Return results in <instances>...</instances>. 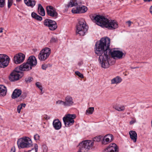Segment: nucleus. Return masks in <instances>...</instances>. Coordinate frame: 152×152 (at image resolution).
<instances>
[{"label": "nucleus", "mask_w": 152, "mask_h": 152, "mask_svg": "<svg viewBox=\"0 0 152 152\" xmlns=\"http://www.w3.org/2000/svg\"><path fill=\"white\" fill-rule=\"evenodd\" d=\"M10 58L7 55L4 54H0V67L5 68L7 67L9 63Z\"/></svg>", "instance_id": "obj_10"}, {"label": "nucleus", "mask_w": 152, "mask_h": 152, "mask_svg": "<svg viewBox=\"0 0 152 152\" xmlns=\"http://www.w3.org/2000/svg\"><path fill=\"white\" fill-rule=\"evenodd\" d=\"M90 17L97 25L102 27H104L110 29H114L118 27V24L114 20H109L103 16L95 15L91 16Z\"/></svg>", "instance_id": "obj_2"}, {"label": "nucleus", "mask_w": 152, "mask_h": 152, "mask_svg": "<svg viewBox=\"0 0 152 152\" xmlns=\"http://www.w3.org/2000/svg\"><path fill=\"white\" fill-rule=\"evenodd\" d=\"M33 78L31 77H28L25 78V81L27 83H29L31 82Z\"/></svg>", "instance_id": "obj_30"}, {"label": "nucleus", "mask_w": 152, "mask_h": 152, "mask_svg": "<svg viewBox=\"0 0 152 152\" xmlns=\"http://www.w3.org/2000/svg\"><path fill=\"white\" fill-rule=\"evenodd\" d=\"M44 25L48 27L51 31L55 30L57 28V25L55 21L49 19H45L43 22Z\"/></svg>", "instance_id": "obj_9"}, {"label": "nucleus", "mask_w": 152, "mask_h": 152, "mask_svg": "<svg viewBox=\"0 0 152 152\" xmlns=\"http://www.w3.org/2000/svg\"><path fill=\"white\" fill-rule=\"evenodd\" d=\"M36 86L38 88L42 91V86L41 85L40 83L39 82H37L36 83Z\"/></svg>", "instance_id": "obj_32"}, {"label": "nucleus", "mask_w": 152, "mask_h": 152, "mask_svg": "<svg viewBox=\"0 0 152 152\" xmlns=\"http://www.w3.org/2000/svg\"><path fill=\"white\" fill-rule=\"evenodd\" d=\"M50 53V49L48 48H45L40 52L38 55L39 59L41 61L46 60L49 57Z\"/></svg>", "instance_id": "obj_8"}, {"label": "nucleus", "mask_w": 152, "mask_h": 152, "mask_svg": "<svg viewBox=\"0 0 152 152\" xmlns=\"http://www.w3.org/2000/svg\"><path fill=\"white\" fill-rule=\"evenodd\" d=\"M87 7L85 6H78L76 8H73L72 10L73 13H81L85 12L87 10Z\"/></svg>", "instance_id": "obj_15"}, {"label": "nucleus", "mask_w": 152, "mask_h": 152, "mask_svg": "<svg viewBox=\"0 0 152 152\" xmlns=\"http://www.w3.org/2000/svg\"><path fill=\"white\" fill-rule=\"evenodd\" d=\"M10 152H15V148H12Z\"/></svg>", "instance_id": "obj_46"}, {"label": "nucleus", "mask_w": 152, "mask_h": 152, "mask_svg": "<svg viewBox=\"0 0 152 152\" xmlns=\"http://www.w3.org/2000/svg\"><path fill=\"white\" fill-rule=\"evenodd\" d=\"M93 142L91 140H86L80 143L79 145L80 146V150L84 149L88 151L93 146Z\"/></svg>", "instance_id": "obj_11"}, {"label": "nucleus", "mask_w": 152, "mask_h": 152, "mask_svg": "<svg viewBox=\"0 0 152 152\" xmlns=\"http://www.w3.org/2000/svg\"><path fill=\"white\" fill-rule=\"evenodd\" d=\"M21 106V107L22 108V107H25L26 106V104H21L20 105Z\"/></svg>", "instance_id": "obj_47"}, {"label": "nucleus", "mask_w": 152, "mask_h": 152, "mask_svg": "<svg viewBox=\"0 0 152 152\" xmlns=\"http://www.w3.org/2000/svg\"><path fill=\"white\" fill-rule=\"evenodd\" d=\"M78 23L76 26V33L80 36H84L87 31L88 27L83 18L80 19L78 20Z\"/></svg>", "instance_id": "obj_5"}, {"label": "nucleus", "mask_w": 152, "mask_h": 152, "mask_svg": "<svg viewBox=\"0 0 152 152\" xmlns=\"http://www.w3.org/2000/svg\"><path fill=\"white\" fill-rule=\"evenodd\" d=\"M110 39L107 37L101 38L100 40L97 42L95 44V52L98 56H99V61L101 64L104 63L105 58L108 57V54L110 49Z\"/></svg>", "instance_id": "obj_1"}, {"label": "nucleus", "mask_w": 152, "mask_h": 152, "mask_svg": "<svg viewBox=\"0 0 152 152\" xmlns=\"http://www.w3.org/2000/svg\"><path fill=\"white\" fill-rule=\"evenodd\" d=\"M114 108L116 110L119 111H123L125 110V107L123 105L121 106H115L114 107Z\"/></svg>", "instance_id": "obj_28"}, {"label": "nucleus", "mask_w": 152, "mask_h": 152, "mask_svg": "<svg viewBox=\"0 0 152 152\" xmlns=\"http://www.w3.org/2000/svg\"><path fill=\"white\" fill-rule=\"evenodd\" d=\"M121 78L119 76H116L115 77L112 79L111 80V84H118L121 83L122 81Z\"/></svg>", "instance_id": "obj_24"}, {"label": "nucleus", "mask_w": 152, "mask_h": 152, "mask_svg": "<svg viewBox=\"0 0 152 152\" xmlns=\"http://www.w3.org/2000/svg\"><path fill=\"white\" fill-rule=\"evenodd\" d=\"M64 101L62 100H58L56 102V104H62L64 106Z\"/></svg>", "instance_id": "obj_38"}, {"label": "nucleus", "mask_w": 152, "mask_h": 152, "mask_svg": "<svg viewBox=\"0 0 152 152\" xmlns=\"http://www.w3.org/2000/svg\"><path fill=\"white\" fill-rule=\"evenodd\" d=\"M46 11L48 15L50 17H56L58 15V14L56 12L55 9L52 6H47Z\"/></svg>", "instance_id": "obj_14"}, {"label": "nucleus", "mask_w": 152, "mask_h": 152, "mask_svg": "<svg viewBox=\"0 0 152 152\" xmlns=\"http://www.w3.org/2000/svg\"><path fill=\"white\" fill-rule=\"evenodd\" d=\"M38 11L39 14L42 16L45 15L44 9L40 4L38 5Z\"/></svg>", "instance_id": "obj_25"}, {"label": "nucleus", "mask_w": 152, "mask_h": 152, "mask_svg": "<svg viewBox=\"0 0 152 152\" xmlns=\"http://www.w3.org/2000/svg\"><path fill=\"white\" fill-rule=\"evenodd\" d=\"M139 68V67H131V69H132L138 68Z\"/></svg>", "instance_id": "obj_51"}, {"label": "nucleus", "mask_w": 152, "mask_h": 152, "mask_svg": "<svg viewBox=\"0 0 152 152\" xmlns=\"http://www.w3.org/2000/svg\"><path fill=\"white\" fill-rule=\"evenodd\" d=\"M44 152H47L48 151V148L45 145L43 146Z\"/></svg>", "instance_id": "obj_39"}, {"label": "nucleus", "mask_w": 152, "mask_h": 152, "mask_svg": "<svg viewBox=\"0 0 152 152\" xmlns=\"http://www.w3.org/2000/svg\"><path fill=\"white\" fill-rule=\"evenodd\" d=\"M150 1H152V0H150Z\"/></svg>", "instance_id": "obj_54"}, {"label": "nucleus", "mask_w": 152, "mask_h": 152, "mask_svg": "<svg viewBox=\"0 0 152 152\" xmlns=\"http://www.w3.org/2000/svg\"><path fill=\"white\" fill-rule=\"evenodd\" d=\"M34 148L35 149V152H37L38 149V145L37 144H35L34 145Z\"/></svg>", "instance_id": "obj_42"}, {"label": "nucleus", "mask_w": 152, "mask_h": 152, "mask_svg": "<svg viewBox=\"0 0 152 152\" xmlns=\"http://www.w3.org/2000/svg\"><path fill=\"white\" fill-rule=\"evenodd\" d=\"M113 136L110 134H107L102 139V143L103 144L106 145L107 143L112 141L113 140Z\"/></svg>", "instance_id": "obj_17"}, {"label": "nucleus", "mask_w": 152, "mask_h": 152, "mask_svg": "<svg viewBox=\"0 0 152 152\" xmlns=\"http://www.w3.org/2000/svg\"><path fill=\"white\" fill-rule=\"evenodd\" d=\"M118 148L116 144L112 143L105 149L103 152H118Z\"/></svg>", "instance_id": "obj_16"}, {"label": "nucleus", "mask_w": 152, "mask_h": 152, "mask_svg": "<svg viewBox=\"0 0 152 152\" xmlns=\"http://www.w3.org/2000/svg\"><path fill=\"white\" fill-rule=\"evenodd\" d=\"M24 3L28 6L33 8L35 5L36 1L35 0H24Z\"/></svg>", "instance_id": "obj_21"}, {"label": "nucleus", "mask_w": 152, "mask_h": 152, "mask_svg": "<svg viewBox=\"0 0 152 152\" xmlns=\"http://www.w3.org/2000/svg\"><path fill=\"white\" fill-rule=\"evenodd\" d=\"M6 88L3 85H0V96H5L6 94Z\"/></svg>", "instance_id": "obj_23"}, {"label": "nucleus", "mask_w": 152, "mask_h": 152, "mask_svg": "<svg viewBox=\"0 0 152 152\" xmlns=\"http://www.w3.org/2000/svg\"><path fill=\"white\" fill-rule=\"evenodd\" d=\"M43 118L45 120H48L50 118V117L47 115H45L43 116Z\"/></svg>", "instance_id": "obj_45"}, {"label": "nucleus", "mask_w": 152, "mask_h": 152, "mask_svg": "<svg viewBox=\"0 0 152 152\" xmlns=\"http://www.w3.org/2000/svg\"><path fill=\"white\" fill-rule=\"evenodd\" d=\"M31 15L33 18L37 20L41 21L42 19V17L38 15L34 12H32Z\"/></svg>", "instance_id": "obj_26"}, {"label": "nucleus", "mask_w": 152, "mask_h": 152, "mask_svg": "<svg viewBox=\"0 0 152 152\" xmlns=\"http://www.w3.org/2000/svg\"><path fill=\"white\" fill-rule=\"evenodd\" d=\"M83 64V62H79L78 63V65L79 66H81L82 64Z\"/></svg>", "instance_id": "obj_48"}, {"label": "nucleus", "mask_w": 152, "mask_h": 152, "mask_svg": "<svg viewBox=\"0 0 152 152\" xmlns=\"http://www.w3.org/2000/svg\"><path fill=\"white\" fill-rule=\"evenodd\" d=\"M126 23L128 24V26L129 27L131 25V23H132V22L131 21L129 20L127 21L126 22Z\"/></svg>", "instance_id": "obj_44"}, {"label": "nucleus", "mask_w": 152, "mask_h": 152, "mask_svg": "<svg viewBox=\"0 0 152 152\" xmlns=\"http://www.w3.org/2000/svg\"><path fill=\"white\" fill-rule=\"evenodd\" d=\"M21 106L20 105H19L17 107V111L19 113L20 112L21 109H22Z\"/></svg>", "instance_id": "obj_40"}, {"label": "nucleus", "mask_w": 152, "mask_h": 152, "mask_svg": "<svg viewBox=\"0 0 152 152\" xmlns=\"http://www.w3.org/2000/svg\"><path fill=\"white\" fill-rule=\"evenodd\" d=\"M94 107H89L86 110V115L88 114H92L94 111Z\"/></svg>", "instance_id": "obj_29"}, {"label": "nucleus", "mask_w": 152, "mask_h": 152, "mask_svg": "<svg viewBox=\"0 0 152 152\" xmlns=\"http://www.w3.org/2000/svg\"><path fill=\"white\" fill-rule=\"evenodd\" d=\"M21 94V91L19 89H16L14 90L12 95V99H15L19 97Z\"/></svg>", "instance_id": "obj_20"}, {"label": "nucleus", "mask_w": 152, "mask_h": 152, "mask_svg": "<svg viewBox=\"0 0 152 152\" xmlns=\"http://www.w3.org/2000/svg\"><path fill=\"white\" fill-rule=\"evenodd\" d=\"M12 0H8L7 3V6L9 8L10 7L12 4Z\"/></svg>", "instance_id": "obj_35"}, {"label": "nucleus", "mask_w": 152, "mask_h": 152, "mask_svg": "<svg viewBox=\"0 0 152 152\" xmlns=\"http://www.w3.org/2000/svg\"><path fill=\"white\" fill-rule=\"evenodd\" d=\"M76 117L75 114H67L63 118V121L65 126L66 127L70 126L72 125L74 122V119Z\"/></svg>", "instance_id": "obj_7"}, {"label": "nucleus", "mask_w": 152, "mask_h": 152, "mask_svg": "<svg viewBox=\"0 0 152 152\" xmlns=\"http://www.w3.org/2000/svg\"><path fill=\"white\" fill-rule=\"evenodd\" d=\"M57 41V39L56 38L53 37L51 39L50 42L51 43H54L56 42Z\"/></svg>", "instance_id": "obj_36"}, {"label": "nucleus", "mask_w": 152, "mask_h": 152, "mask_svg": "<svg viewBox=\"0 0 152 152\" xmlns=\"http://www.w3.org/2000/svg\"><path fill=\"white\" fill-rule=\"evenodd\" d=\"M102 138L100 136L96 137L94 138V141L99 142L101 140Z\"/></svg>", "instance_id": "obj_33"}, {"label": "nucleus", "mask_w": 152, "mask_h": 152, "mask_svg": "<svg viewBox=\"0 0 152 152\" xmlns=\"http://www.w3.org/2000/svg\"><path fill=\"white\" fill-rule=\"evenodd\" d=\"M3 28H0V33H1L3 32Z\"/></svg>", "instance_id": "obj_50"}, {"label": "nucleus", "mask_w": 152, "mask_h": 152, "mask_svg": "<svg viewBox=\"0 0 152 152\" xmlns=\"http://www.w3.org/2000/svg\"><path fill=\"white\" fill-rule=\"evenodd\" d=\"M131 139L134 142L136 141L137 138V134L136 132L133 131H130L129 132Z\"/></svg>", "instance_id": "obj_22"}, {"label": "nucleus", "mask_w": 152, "mask_h": 152, "mask_svg": "<svg viewBox=\"0 0 152 152\" xmlns=\"http://www.w3.org/2000/svg\"><path fill=\"white\" fill-rule=\"evenodd\" d=\"M42 68L44 70H45L48 67V66L47 65L45 64H43L42 65Z\"/></svg>", "instance_id": "obj_41"}, {"label": "nucleus", "mask_w": 152, "mask_h": 152, "mask_svg": "<svg viewBox=\"0 0 152 152\" xmlns=\"http://www.w3.org/2000/svg\"><path fill=\"white\" fill-rule=\"evenodd\" d=\"M136 122L135 119H133L132 120H131L129 122L130 124H132Z\"/></svg>", "instance_id": "obj_43"}, {"label": "nucleus", "mask_w": 152, "mask_h": 152, "mask_svg": "<svg viewBox=\"0 0 152 152\" xmlns=\"http://www.w3.org/2000/svg\"><path fill=\"white\" fill-rule=\"evenodd\" d=\"M77 1L75 0H71L69 4L67 5L68 7H72L73 6H75L77 5Z\"/></svg>", "instance_id": "obj_27"}, {"label": "nucleus", "mask_w": 152, "mask_h": 152, "mask_svg": "<svg viewBox=\"0 0 152 152\" xmlns=\"http://www.w3.org/2000/svg\"><path fill=\"white\" fill-rule=\"evenodd\" d=\"M17 144L19 148H23L31 147L32 145V141L29 138L25 137L18 140Z\"/></svg>", "instance_id": "obj_6"}, {"label": "nucleus", "mask_w": 152, "mask_h": 152, "mask_svg": "<svg viewBox=\"0 0 152 152\" xmlns=\"http://www.w3.org/2000/svg\"><path fill=\"white\" fill-rule=\"evenodd\" d=\"M21 0H16V1L17 2H20V1Z\"/></svg>", "instance_id": "obj_53"}, {"label": "nucleus", "mask_w": 152, "mask_h": 152, "mask_svg": "<svg viewBox=\"0 0 152 152\" xmlns=\"http://www.w3.org/2000/svg\"><path fill=\"white\" fill-rule=\"evenodd\" d=\"M5 0H0V7H3L5 4Z\"/></svg>", "instance_id": "obj_34"}, {"label": "nucleus", "mask_w": 152, "mask_h": 152, "mask_svg": "<svg viewBox=\"0 0 152 152\" xmlns=\"http://www.w3.org/2000/svg\"><path fill=\"white\" fill-rule=\"evenodd\" d=\"M37 60L34 56L29 57L26 63H24L19 67V69L22 71H28L31 70L33 67L36 66L37 64Z\"/></svg>", "instance_id": "obj_4"}, {"label": "nucleus", "mask_w": 152, "mask_h": 152, "mask_svg": "<svg viewBox=\"0 0 152 152\" xmlns=\"http://www.w3.org/2000/svg\"><path fill=\"white\" fill-rule=\"evenodd\" d=\"M75 74L81 78H83L84 77L83 74L81 73L79 71H77L75 72Z\"/></svg>", "instance_id": "obj_31"}, {"label": "nucleus", "mask_w": 152, "mask_h": 152, "mask_svg": "<svg viewBox=\"0 0 152 152\" xmlns=\"http://www.w3.org/2000/svg\"><path fill=\"white\" fill-rule=\"evenodd\" d=\"M145 2H146V1H150V0H143Z\"/></svg>", "instance_id": "obj_52"}, {"label": "nucleus", "mask_w": 152, "mask_h": 152, "mask_svg": "<svg viewBox=\"0 0 152 152\" xmlns=\"http://www.w3.org/2000/svg\"><path fill=\"white\" fill-rule=\"evenodd\" d=\"M64 106H70L72 105L73 103L72 97L70 96H67L65 98V101H64Z\"/></svg>", "instance_id": "obj_18"}, {"label": "nucleus", "mask_w": 152, "mask_h": 152, "mask_svg": "<svg viewBox=\"0 0 152 152\" xmlns=\"http://www.w3.org/2000/svg\"><path fill=\"white\" fill-rule=\"evenodd\" d=\"M34 150V149H33V148H32V150Z\"/></svg>", "instance_id": "obj_55"}, {"label": "nucleus", "mask_w": 152, "mask_h": 152, "mask_svg": "<svg viewBox=\"0 0 152 152\" xmlns=\"http://www.w3.org/2000/svg\"><path fill=\"white\" fill-rule=\"evenodd\" d=\"M25 58V55L21 53L16 54L14 57V61L16 64H19L23 62Z\"/></svg>", "instance_id": "obj_13"}, {"label": "nucleus", "mask_w": 152, "mask_h": 152, "mask_svg": "<svg viewBox=\"0 0 152 152\" xmlns=\"http://www.w3.org/2000/svg\"><path fill=\"white\" fill-rule=\"evenodd\" d=\"M40 137L39 135L37 134H35L34 136V138L35 140H39Z\"/></svg>", "instance_id": "obj_37"}, {"label": "nucleus", "mask_w": 152, "mask_h": 152, "mask_svg": "<svg viewBox=\"0 0 152 152\" xmlns=\"http://www.w3.org/2000/svg\"><path fill=\"white\" fill-rule=\"evenodd\" d=\"M150 11L151 13L152 14V6L150 7Z\"/></svg>", "instance_id": "obj_49"}, {"label": "nucleus", "mask_w": 152, "mask_h": 152, "mask_svg": "<svg viewBox=\"0 0 152 152\" xmlns=\"http://www.w3.org/2000/svg\"><path fill=\"white\" fill-rule=\"evenodd\" d=\"M53 127L56 130H59L61 127V122L58 119L54 120L53 122Z\"/></svg>", "instance_id": "obj_19"}, {"label": "nucleus", "mask_w": 152, "mask_h": 152, "mask_svg": "<svg viewBox=\"0 0 152 152\" xmlns=\"http://www.w3.org/2000/svg\"><path fill=\"white\" fill-rule=\"evenodd\" d=\"M115 49H110L109 50L110 52L108 54V57L105 58L104 62L102 64V67L104 68H108L109 66V61L110 58V55H111L112 57L114 58H117L121 59L123 58V56H125V54L121 51L115 50Z\"/></svg>", "instance_id": "obj_3"}, {"label": "nucleus", "mask_w": 152, "mask_h": 152, "mask_svg": "<svg viewBox=\"0 0 152 152\" xmlns=\"http://www.w3.org/2000/svg\"><path fill=\"white\" fill-rule=\"evenodd\" d=\"M23 76V75L21 72L14 70L10 75V80L12 82L18 80Z\"/></svg>", "instance_id": "obj_12"}]
</instances>
